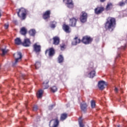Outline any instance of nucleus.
I'll return each instance as SVG.
<instances>
[{
  "mask_svg": "<svg viewBox=\"0 0 127 127\" xmlns=\"http://www.w3.org/2000/svg\"><path fill=\"white\" fill-rule=\"evenodd\" d=\"M77 20H78L77 18H72L71 19H70L69 23L70 26H76Z\"/></svg>",
  "mask_w": 127,
  "mask_h": 127,
  "instance_id": "11",
  "label": "nucleus"
},
{
  "mask_svg": "<svg viewBox=\"0 0 127 127\" xmlns=\"http://www.w3.org/2000/svg\"><path fill=\"white\" fill-rule=\"evenodd\" d=\"M105 85H106V82L104 81H100L98 82V88L101 91L105 89Z\"/></svg>",
  "mask_w": 127,
  "mask_h": 127,
  "instance_id": "9",
  "label": "nucleus"
},
{
  "mask_svg": "<svg viewBox=\"0 0 127 127\" xmlns=\"http://www.w3.org/2000/svg\"><path fill=\"white\" fill-rule=\"evenodd\" d=\"M40 117H38V119H37V122H39V121H40Z\"/></svg>",
  "mask_w": 127,
  "mask_h": 127,
  "instance_id": "41",
  "label": "nucleus"
},
{
  "mask_svg": "<svg viewBox=\"0 0 127 127\" xmlns=\"http://www.w3.org/2000/svg\"><path fill=\"white\" fill-rule=\"evenodd\" d=\"M51 28H55L56 27V22L53 21L51 22Z\"/></svg>",
  "mask_w": 127,
  "mask_h": 127,
  "instance_id": "30",
  "label": "nucleus"
},
{
  "mask_svg": "<svg viewBox=\"0 0 127 127\" xmlns=\"http://www.w3.org/2000/svg\"><path fill=\"white\" fill-rule=\"evenodd\" d=\"M0 16H1V15H0Z\"/></svg>",
  "mask_w": 127,
  "mask_h": 127,
  "instance_id": "43",
  "label": "nucleus"
},
{
  "mask_svg": "<svg viewBox=\"0 0 127 127\" xmlns=\"http://www.w3.org/2000/svg\"><path fill=\"white\" fill-rule=\"evenodd\" d=\"M117 127H125V126H124V125H118Z\"/></svg>",
  "mask_w": 127,
  "mask_h": 127,
  "instance_id": "40",
  "label": "nucleus"
},
{
  "mask_svg": "<svg viewBox=\"0 0 127 127\" xmlns=\"http://www.w3.org/2000/svg\"><path fill=\"white\" fill-rule=\"evenodd\" d=\"M118 101H119V102H120V101H121V100H120V99H119Z\"/></svg>",
  "mask_w": 127,
  "mask_h": 127,
  "instance_id": "44",
  "label": "nucleus"
},
{
  "mask_svg": "<svg viewBox=\"0 0 127 127\" xmlns=\"http://www.w3.org/2000/svg\"><path fill=\"white\" fill-rule=\"evenodd\" d=\"M116 26V19L114 17H109L105 24L106 29H111Z\"/></svg>",
  "mask_w": 127,
  "mask_h": 127,
  "instance_id": "1",
  "label": "nucleus"
},
{
  "mask_svg": "<svg viewBox=\"0 0 127 127\" xmlns=\"http://www.w3.org/2000/svg\"><path fill=\"white\" fill-rule=\"evenodd\" d=\"M29 33L31 36H35V34L36 33V31H35V29H32L29 31Z\"/></svg>",
  "mask_w": 127,
  "mask_h": 127,
  "instance_id": "25",
  "label": "nucleus"
},
{
  "mask_svg": "<svg viewBox=\"0 0 127 127\" xmlns=\"http://www.w3.org/2000/svg\"><path fill=\"white\" fill-rule=\"evenodd\" d=\"M74 42H72V45H77V44H78V43H80V42H81V40H80L79 39H78V37H76L74 38Z\"/></svg>",
  "mask_w": 127,
  "mask_h": 127,
  "instance_id": "21",
  "label": "nucleus"
},
{
  "mask_svg": "<svg viewBox=\"0 0 127 127\" xmlns=\"http://www.w3.org/2000/svg\"><path fill=\"white\" fill-rule=\"evenodd\" d=\"M81 110H82L83 112H86L87 111V104L83 103L80 104Z\"/></svg>",
  "mask_w": 127,
  "mask_h": 127,
  "instance_id": "17",
  "label": "nucleus"
},
{
  "mask_svg": "<svg viewBox=\"0 0 127 127\" xmlns=\"http://www.w3.org/2000/svg\"><path fill=\"white\" fill-rule=\"evenodd\" d=\"M22 44L23 46H24L25 47H29L31 43L30 42V40H29V39H25L24 42L22 43Z\"/></svg>",
  "mask_w": 127,
  "mask_h": 127,
  "instance_id": "8",
  "label": "nucleus"
},
{
  "mask_svg": "<svg viewBox=\"0 0 127 127\" xmlns=\"http://www.w3.org/2000/svg\"><path fill=\"white\" fill-rule=\"evenodd\" d=\"M51 90L52 92H53V93H55V92H57L58 88H57V87H56V86H54L51 88Z\"/></svg>",
  "mask_w": 127,
  "mask_h": 127,
  "instance_id": "28",
  "label": "nucleus"
},
{
  "mask_svg": "<svg viewBox=\"0 0 127 127\" xmlns=\"http://www.w3.org/2000/svg\"><path fill=\"white\" fill-rule=\"evenodd\" d=\"M13 57L15 58V62L13 63V66H14L19 62L21 61V58H22V55L20 52H18L13 54Z\"/></svg>",
  "mask_w": 127,
  "mask_h": 127,
  "instance_id": "2",
  "label": "nucleus"
},
{
  "mask_svg": "<svg viewBox=\"0 0 127 127\" xmlns=\"http://www.w3.org/2000/svg\"><path fill=\"white\" fill-rule=\"evenodd\" d=\"M63 29L66 33H70V32H71V30H70V28L69 27V26L66 24H64L63 26Z\"/></svg>",
  "mask_w": 127,
  "mask_h": 127,
  "instance_id": "14",
  "label": "nucleus"
},
{
  "mask_svg": "<svg viewBox=\"0 0 127 127\" xmlns=\"http://www.w3.org/2000/svg\"><path fill=\"white\" fill-rule=\"evenodd\" d=\"M26 9L24 8L18 9V11L17 12L19 17H22L23 20L26 18Z\"/></svg>",
  "mask_w": 127,
  "mask_h": 127,
  "instance_id": "3",
  "label": "nucleus"
},
{
  "mask_svg": "<svg viewBox=\"0 0 127 127\" xmlns=\"http://www.w3.org/2000/svg\"><path fill=\"white\" fill-rule=\"evenodd\" d=\"M4 27L5 29H7L8 28V24H5Z\"/></svg>",
  "mask_w": 127,
  "mask_h": 127,
  "instance_id": "38",
  "label": "nucleus"
},
{
  "mask_svg": "<svg viewBox=\"0 0 127 127\" xmlns=\"http://www.w3.org/2000/svg\"><path fill=\"white\" fill-rule=\"evenodd\" d=\"M54 105H50V106H49V109L52 110V109H53V108L54 107Z\"/></svg>",
  "mask_w": 127,
  "mask_h": 127,
  "instance_id": "37",
  "label": "nucleus"
},
{
  "mask_svg": "<svg viewBox=\"0 0 127 127\" xmlns=\"http://www.w3.org/2000/svg\"><path fill=\"white\" fill-rule=\"evenodd\" d=\"M87 16L86 13L83 12L80 18L81 22H82V23L86 22V21H87Z\"/></svg>",
  "mask_w": 127,
  "mask_h": 127,
  "instance_id": "6",
  "label": "nucleus"
},
{
  "mask_svg": "<svg viewBox=\"0 0 127 127\" xmlns=\"http://www.w3.org/2000/svg\"><path fill=\"white\" fill-rule=\"evenodd\" d=\"M37 110H38V107H37V106L36 105L34 106L33 108V111H34V112H35Z\"/></svg>",
  "mask_w": 127,
  "mask_h": 127,
  "instance_id": "35",
  "label": "nucleus"
},
{
  "mask_svg": "<svg viewBox=\"0 0 127 127\" xmlns=\"http://www.w3.org/2000/svg\"><path fill=\"white\" fill-rule=\"evenodd\" d=\"M34 66L36 69H38V68H39L41 66V64L40 63V62H37L35 64Z\"/></svg>",
  "mask_w": 127,
  "mask_h": 127,
  "instance_id": "29",
  "label": "nucleus"
},
{
  "mask_svg": "<svg viewBox=\"0 0 127 127\" xmlns=\"http://www.w3.org/2000/svg\"><path fill=\"white\" fill-rule=\"evenodd\" d=\"M49 83V80L48 79L46 80L43 82V86H44V87H45L44 88V89H48V88H49V85H48Z\"/></svg>",
  "mask_w": 127,
  "mask_h": 127,
  "instance_id": "18",
  "label": "nucleus"
},
{
  "mask_svg": "<svg viewBox=\"0 0 127 127\" xmlns=\"http://www.w3.org/2000/svg\"><path fill=\"white\" fill-rule=\"evenodd\" d=\"M66 4L68 8H72L73 6H74L72 0H67Z\"/></svg>",
  "mask_w": 127,
  "mask_h": 127,
  "instance_id": "15",
  "label": "nucleus"
},
{
  "mask_svg": "<svg viewBox=\"0 0 127 127\" xmlns=\"http://www.w3.org/2000/svg\"><path fill=\"white\" fill-rule=\"evenodd\" d=\"M14 41H15V44H16V45H20V44H22L21 40L19 38H16Z\"/></svg>",
  "mask_w": 127,
  "mask_h": 127,
  "instance_id": "20",
  "label": "nucleus"
},
{
  "mask_svg": "<svg viewBox=\"0 0 127 127\" xmlns=\"http://www.w3.org/2000/svg\"><path fill=\"white\" fill-rule=\"evenodd\" d=\"M118 91H119V89H118V88L115 87V92L116 93H118Z\"/></svg>",
  "mask_w": 127,
  "mask_h": 127,
  "instance_id": "39",
  "label": "nucleus"
},
{
  "mask_svg": "<svg viewBox=\"0 0 127 127\" xmlns=\"http://www.w3.org/2000/svg\"><path fill=\"white\" fill-rule=\"evenodd\" d=\"M34 51L36 53L40 52L41 51V46L40 45H37V43L34 44L33 45Z\"/></svg>",
  "mask_w": 127,
  "mask_h": 127,
  "instance_id": "7",
  "label": "nucleus"
},
{
  "mask_svg": "<svg viewBox=\"0 0 127 127\" xmlns=\"http://www.w3.org/2000/svg\"><path fill=\"white\" fill-rule=\"evenodd\" d=\"M91 108L92 109H94V108H95V107H96V103H95V101L92 100L91 102Z\"/></svg>",
  "mask_w": 127,
  "mask_h": 127,
  "instance_id": "31",
  "label": "nucleus"
},
{
  "mask_svg": "<svg viewBox=\"0 0 127 127\" xmlns=\"http://www.w3.org/2000/svg\"><path fill=\"white\" fill-rule=\"evenodd\" d=\"M50 10L46 11L43 15L44 19H47V18H49V17H50Z\"/></svg>",
  "mask_w": 127,
  "mask_h": 127,
  "instance_id": "13",
  "label": "nucleus"
},
{
  "mask_svg": "<svg viewBox=\"0 0 127 127\" xmlns=\"http://www.w3.org/2000/svg\"><path fill=\"white\" fill-rule=\"evenodd\" d=\"M42 95H43V90L41 89L39 90L38 93H37V98H39V99L42 98Z\"/></svg>",
  "mask_w": 127,
  "mask_h": 127,
  "instance_id": "22",
  "label": "nucleus"
},
{
  "mask_svg": "<svg viewBox=\"0 0 127 127\" xmlns=\"http://www.w3.org/2000/svg\"><path fill=\"white\" fill-rule=\"evenodd\" d=\"M96 76V71L95 70L91 71L89 74L88 76L89 78H94Z\"/></svg>",
  "mask_w": 127,
  "mask_h": 127,
  "instance_id": "23",
  "label": "nucleus"
},
{
  "mask_svg": "<svg viewBox=\"0 0 127 127\" xmlns=\"http://www.w3.org/2000/svg\"><path fill=\"white\" fill-rule=\"evenodd\" d=\"M110 6H112L111 3H109L107 4V5L106 6V10H109L110 8Z\"/></svg>",
  "mask_w": 127,
  "mask_h": 127,
  "instance_id": "32",
  "label": "nucleus"
},
{
  "mask_svg": "<svg viewBox=\"0 0 127 127\" xmlns=\"http://www.w3.org/2000/svg\"><path fill=\"white\" fill-rule=\"evenodd\" d=\"M120 6H124V5H125V4H126V3L124 2H120L119 3Z\"/></svg>",
  "mask_w": 127,
  "mask_h": 127,
  "instance_id": "36",
  "label": "nucleus"
},
{
  "mask_svg": "<svg viewBox=\"0 0 127 127\" xmlns=\"http://www.w3.org/2000/svg\"><path fill=\"white\" fill-rule=\"evenodd\" d=\"M104 10V8L103 7H97L95 9V12L96 14H101Z\"/></svg>",
  "mask_w": 127,
  "mask_h": 127,
  "instance_id": "10",
  "label": "nucleus"
},
{
  "mask_svg": "<svg viewBox=\"0 0 127 127\" xmlns=\"http://www.w3.org/2000/svg\"><path fill=\"white\" fill-rule=\"evenodd\" d=\"M59 125V121L58 120V117H56L55 119H52L50 121L49 127H58Z\"/></svg>",
  "mask_w": 127,
  "mask_h": 127,
  "instance_id": "4",
  "label": "nucleus"
},
{
  "mask_svg": "<svg viewBox=\"0 0 127 127\" xmlns=\"http://www.w3.org/2000/svg\"><path fill=\"white\" fill-rule=\"evenodd\" d=\"M66 119H67V114L66 113L62 114L61 116V118H60L61 121L63 122V121H65Z\"/></svg>",
  "mask_w": 127,
  "mask_h": 127,
  "instance_id": "24",
  "label": "nucleus"
},
{
  "mask_svg": "<svg viewBox=\"0 0 127 127\" xmlns=\"http://www.w3.org/2000/svg\"><path fill=\"white\" fill-rule=\"evenodd\" d=\"M0 50L2 51V56H4L6 54L7 52H8V50L6 49H0Z\"/></svg>",
  "mask_w": 127,
  "mask_h": 127,
  "instance_id": "27",
  "label": "nucleus"
},
{
  "mask_svg": "<svg viewBox=\"0 0 127 127\" xmlns=\"http://www.w3.org/2000/svg\"><path fill=\"white\" fill-rule=\"evenodd\" d=\"M20 33L22 35H25L27 33V30H26L25 27H23L20 30Z\"/></svg>",
  "mask_w": 127,
  "mask_h": 127,
  "instance_id": "19",
  "label": "nucleus"
},
{
  "mask_svg": "<svg viewBox=\"0 0 127 127\" xmlns=\"http://www.w3.org/2000/svg\"><path fill=\"white\" fill-rule=\"evenodd\" d=\"M82 42L84 44H90V43L92 42V39L90 37L85 36L83 37L82 40Z\"/></svg>",
  "mask_w": 127,
  "mask_h": 127,
  "instance_id": "5",
  "label": "nucleus"
},
{
  "mask_svg": "<svg viewBox=\"0 0 127 127\" xmlns=\"http://www.w3.org/2000/svg\"><path fill=\"white\" fill-rule=\"evenodd\" d=\"M101 2H104V1H106V0H100Z\"/></svg>",
  "mask_w": 127,
  "mask_h": 127,
  "instance_id": "42",
  "label": "nucleus"
},
{
  "mask_svg": "<svg viewBox=\"0 0 127 127\" xmlns=\"http://www.w3.org/2000/svg\"><path fill=\"white\" fill-rule=\"evenodd\" d=\"M65 48H66V46L65 45V44H63L62 46H61V50L63 51L64 50V49H65Z\"/></svg>",
  "mask_w": 127,
  "mask_h": 127,
  "instance_id": "34",
  "label": "nucleus"
},
{
  "mask_svg": "<svg viewBox=\"0 0 127 127\" xmlns=\"http://www.w3.org/2000/svg\"><path fill=\"white\" fill-rule=\"evenodd\" d=\"M79 125L80 127H84V124H83V122L81 120L79 121Z\"/></svg>",
  "mask_w": 127,
  "mask_h": 127,
  "instance_id": "33",
  "label": "nucleus"
},
{
  "mask_svg": "<svg viewBox=\"0 0 127 127\" xmlns=\"http://www.w3.org/2000/svg\"><path fill=\"white\" fill-rule=\"evenodd\" d=\"M49 51V56L51 57V56H53L54 55V49H53V48H51L49 49V50H47L46 51V53H47Z\"/></svg>",
  "mask_w": 127,
  "mask_h": 127,
  "instance_id": "16",
  "label": "nucleus"
},
{
  "mask_svg": "<svg viewBox=\"0 0 127 127\" xmlns=\"http://www.w3.org/2000/svg\"><path fill=\"white\" fill-rule=\"evenodd\" d=\"M53 39L54 40L53 44L54 45H58L59 43H60V38H59V37L56 36L54 37Z\"/></svg>",
  "mask_w": 127,
  "mask_h": 127,
  "instance_id": "12",
  "label": "nucleus"
},
{
  "mask_svg": "<svg viewBox=\"0 0 127 127\" xmlns=\"http://www.w3.org/2000/svg\"><path fill=\"white\" fill-rule=\"evenodd\" d=\"M23 77H24V75H23Z\"/></svg>",
  "mask_w": 127,
  "mask_h": 127,
  "instance_id": "45",
  "label": "nucleus"
},
{
  "mask_svg": "<svg viewBox=\"0 0 127 127\" xmlns=\"http://www.w3.org/2000/svg\"><path fill=\"white\" fill-rule=\"evenodd\" d=\"M64 61V58L63 56L60 55L58 57V62L59 63H62Z\"/></svg>",
  "mask_w": 127,
  "mask_h": 127,
  "instance_id": "26",
  "label": "nucleus"
}]
</instances>
